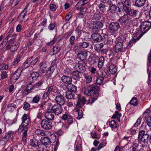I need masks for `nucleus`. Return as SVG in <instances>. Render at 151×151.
<instances>
[{"instance_id":"1","label":"nucleus","mask_w":151,"mask_h":151,"mask_svg":"<svg viewBox=\"0 0 151 151\" xmlns=\"http://www.w3.org/2000/svg\"><path fill=\"white\" fill-rule=\"evenodd\" d=\"M118 20L121 25L122 29L126 31H130L132 29V20L129 16L125 14L121 17Z\"/></svg>"},{"instance_id":"2","label":"nucleus","mask_w":151,"mask_h":151,"mask_svg":"<svg viewBox=\"0 0 151 151\" xmlns=\"http://www.w3.org/2000/svg\"><path fill=\"white\" fill-rule=\"evenodd\" d=\"M100 88L99 86L95 83L89 85L86 87L85 91V93L89 96H99Z\"/></svg>"},{"instance_id":"3","label":"nucleus","mask_w":151,"mask_h":151,"mask_svg":"<svg viewBox=\"0 0 151 151\" xmlns=\"http://www.w3.org/2000/svg\"><path fill=\"white\" fill-rule=\"evenodd\" d=\"M147 133V132H146L143 130H140L139 132L138 138V142L141 144L142 147H147L148 144L150 135Z\"/></svg>"},{"instance_id":"4","label":"nucleus","mask_w":151,"mask_h":151,"mask_svg":"<svg viewBox=\"0 0 151 151\" xmlns=\"http://www.w3.org/2000/svg\"><path fill=\"white\" fill-rule=\"evenodd\" d=\"M151 23L149 22L145 21L141 23L139 28L136 29V33L140 34L138 37L137 40H139L151 28Z\"/></svg>"},{"instance_id":"5","label":"nucleus","mask_w":151,"mask_h":151,"mask_svg":"<svg viewBox=\"0 0 151 151\" xmlns=\"http://www.w3.org/2000/svg\"><path fill=\"white\" fill-rule=\"evenodd\" d=\"M22 123L19 126L18 131H28L29 126L31 123L30 117L27 114H24L21 118Z\"/></svg>"},{"instance_id":"6","label":"nucleus","mask_w":151,"mask_h":151,"mask_svg":"<svg viewBox=\"0 0 151 151\" xmlns=\"http://www.w3.org/2000/svg\"><path fill=\"white\" fill-rule=\"evenodd\" d=\"M108 35L103 34L102 36L99 33H93L91 36V38L94 41V42H105L108 39Z\"/></svg>"},{"instance_id":"7","label":"nucleus","mask_w":151,"mask_h":151,"mask_svg":"<svg viewBox=\"0 0 151 151\" xmlns=\"http://www.w3.org/2000/svg\"><path fill=\"white\" fill-rule=\"evenodd\" d=\"M91 31L93 33H98L103 26V23L100 21H93L91 24Z\"/></svg>"},{"instance_id":"8","label":"nucleus","mask_w":151,"mask_h":151,"mask_svg":"<svg viewBox=\"0 0 151 151\" xmlns=\"http://www.w3.org/2000/svg\"><path fill=\"white\" fill-rule=\"evenodd\" d=\"M62 106L55 104L51 107V111L56 115L58 116L62 113L63 109Z\"/></svg>"},{"instance_id":"9","label":"nucleus","mask_w":151,"mask_h":151,"mask_svg":"<svg viewBox=\"0 0 151 151\" xmlns=\"http://www.w3.org/2000/svg\"><path fill=\"white\" fill-rule=\"evenodd\" d=\"M20 44V40L18 39L15 42L8 43L6 46V50H10L11 52H14L18 49Z\"/></svg>"},{"instance_id":"10","label":"nucleus","mask_w":151,"mask_h":151,"mask_svg":"<svg viewBox=\"0 0 151 151\" xmlns=\"http://www.w3.org/2000/svg\"><path fill=\"white\" fill-rule=\"evenodd\" d=\"M120 27L119 23L113 22L109 24L108 29L111 33L114 34L117 31Z\"/></svg>"},{"instance_id":"11","label":"nucleus","mask_w":151,"mask_h":151,"mask_svg":"<svg viewBox=\"0 0 151 151\" xmlns=\"http://www.w3.org/2000/svg\"><path fill=\"white\" fill-rule=\"evenodd\" d=\"M41 125L42 127L45 130L51 129L52 126V122L45 119H43L41 121Z\"/></svg>"},{"instance_id":"12","label":"nucleus","mask_w":151,"mask_h":151,"mask_svg":"<svg viewBox=\"0 0 151 151\" xmlns=\"http://www.w3.org/2000/svg\"><path fill=\"white\" fill-rule=\"evenodd\" d=\"M30 76L28 77V80H29L30 82L29 85L32 84V83H34L36 81L39 77L40 74L37 72H33L32 73H30Z\"/></svg>"},{"instance_id":"13","label":"nucleus","mask_w":151,"mask_h":151,"mask_svg":"<svg viewBox=\"0 0 151 151\" xmlns=\"http://www.w3.org/2000/svg\"><path fill=\"white\" fill-rule=\"evenodd\" d=\"M119 4L122 6L121 8L122 11L126 12L130 8L131 2L130 0H124L123 2H120Z\"/></svg>"},{"instance_id":"14","label":"nucleus","mask_w":151,"mask_h":151,"mask_svg":"<svg viewBox=\"0 0 151 151\" xmlns=\"http://www.w3.org/2000/svg\"><path fill=\"white\" fill-rule=\"evenodd\" d=\"M56 103L59 105L62 106L64 104L65 102V99L64 96L60 93L55 97V99Z\"/></svg>"},{"instance_id":"15","label":"nucleus","mask_w":151,"mask_h":151,"mask_svg":"<svg viewBox=\"0 0 151 151\" xmlns=\"http://www.w3.org/2000/svg\"><path fill=\"white\" fill-rule=\"evenodd\" d=\"M87 56V52L85 50L79 51L77 54V58L83 62H85V60Z\"/></svg>"},{"instance_id":"16","label":"nucleus","mask_w":151,"mask_h":151,"mask_svg":"<svg viewBox=\"0 0 151 151\" xmlns=\"http://www.w3.org/2000/svg\"><path fill=\"white\" fill-rule=\"evenodd\" d=\"M22 71L19 68H18L11 75L10 80L12 81L17 80L21 75Z\"/></svg>"},{"instance_id":"17","label":"nucleus","mask_w":151,"mask_h":151,"mask_svg":"<svg viewBox=\"0 0 151 151\" xmlns=\"http://www.w3.org/2000/svg\"><path fill=\"white\" fill-rule=\"evenodd\" d=\"M85 62H83L81 61H78L77 63H76V66H75L76 68V66L78 67V70L79 72L81 73H83L85 72L86 70V68L84 65Z\"/></svg>"},{"instance_id":"18","label":"nucleus","mask_w":151,"mask_h":151,"mask_svg":"<svg viewBox=\"0 0 151 151\" xmlns=\"http://www.w3.org/2000/svg\"><path fill=\"white\" fill-rule=\"evenodd\" d=\"M123 43L121 42H117L115 46L113 47V50L115 53H119L122 51L123 49Z\"/></svg>"},{"instance_id":"19","label":"nucleus","mask_w":151,"mask_h":151,"mask_svg":"<svg viewBox=\"0 0 151 151\" xmlns=\"http://www.w3.org/2000/svg\"><path fill=\"white\" fill-rule=\"evenodd\" d=\"M14 132L12 131H9L7 133L4 134L1 137L0 140L4 142H7L10 139L12 134H14Z\"/></svg>"},{"instance_id":"20","label":"nucleus","mask_w":151,"mask_h":151,"mask_svg":"<svg viewBox=\"0 0 151 151\" xmlns=\"http://www.w3.org/2000/svg\"><path fill=\"white\" fill-rule=\"evenodd\" d=\"M45 85V80L42 79L36 83L33 86L34 88H36L39 89L43 88Z\"/></svg>"},{"instance_id":"21","label":"nucleus","mask_w":151,"mask_h":151,"mask_svg":"<svg viewBox=\"0 0 151 151\" xmlns=\"http://www.w3.org/2000/svg\"><path fill=\"white\" fill-rule=\"evenodd\" d=\"M40 141L41 142L40 144L44 145L46 148H47V146L50 145L51 143V141L50 138L48 137H41L40 139Z\"/></svg>"},{"instance_id":"22","label":"nucleus","mask_w":151,"mask_h":151,"mask_svg":"<svg viewBox=\"0 0 151 151\" xmlns=\"http://www.w3.org/2000/svg\"><path fill=\"white\" fill-rule=\"evenodd\" d=\"M45 119L49 120L50 121L53 120L54 118V115L53 113L52 112L50 109L47 108V111L45 113Z\"/></svg>"},{"instance_id":"23","label":"nucleus","mask_w":151,"mask_h":151,"mask_svg":"<svg viewBox=\"0 0 151 151\" xmlns=\"http://www.w3.org/2000/svg\"><path fill=\"white\" fill-rule=\"evenodd\" d=\"M34 58V57L33 56L28 58L26 60L25 62L22 65V68L24 69H25L31 65L32 61Z\"/></svg>"},{"instance_id":"24","label":"nucleus","mask_w":151,"mask_h":151,"mask_svg":"<svg viewBox=\"0 0 151 151\" xmlns=\"http://www.w3.org/2000/svg\"><path fill=\"white\" fill-rule=\"evenodd\" d=\"M29 5V4L27 5L26 7L23 10L20 14L18 17V19L20 22H22L23 21V19L26 15Z\"/></svg>"},{"instance_id":"25","label":"nucleus","mask_w":151,"mask_h":151,"mask_svg":"<svg viewBox=\"0 0 151 151\" xmlns=\"http://www.w3.org/2000/svg\"><path fill=\"white\" fill-rule=\"evenodd\" d=\"M126 12L127 15H129L133 18L136 17L138 16L139 12L138 11L131 8H130L128 10H127Z\"/></svg>"},{"instance_id":"26","label":"nucleus","mask_w":151,"mask_h":151,"mask_svg":"<svg viewBox=\"0 0 151 151\" xmlns=\"http://www.w3.org/2000/svg\"><path fill=\"white\" fill-rule=\"evenodd\" d=\"M61 80L65 84H68L72 82V78L68 76L63 75L61 77Z\"/></svg>"},{"instance_id":"27","label":"nucleus","mask_w":151,"mask_h":151,"mask_svg":"<svg viewBox=\"0 0 151 151\" xmlns=\"http://www.w3.org/2000/svg\"><path fill=\"white\" fill-rule=\"evenodd\" d=\"M86 100L85 97L83 96L81 98H78L76 104V107L81 108L86 103Z\"/></svg>"},{"instance_id":"28","label":"nucleus","mask_w":151,"mask_h":151,"mask_svg":"<svg viewBox=\"0 0 151 151\" xmlns=\"http://www.w3.org/2000/svg\"><path fill=\"white\" fill-rule=\"evenodd\" d=\"M117 71V67L114 64H111L108 67V74H115Z\"/></svg>"},{"instance_id":"29","label":"nucleus","mask_w":151,"mask_h":151,"mask_svg":"<svg viewBox=\"0 0 151 151\" xmlns=\"http://www.w3.org/2000/svg\"><path fill=\"white\" fill-rule=\"evenodd\" d=\"M71 75L72 78L76 80H78L82 77V76L81 73L78 70L72 71Z\"/></svg>"},{"instance_id":"30","label":"nucleus","mask_w":151,"mask_h":151,"mask_svg":"<svg viewBox=\"0 0 151 151\" xmlns=\"http://www.w3.org/2000/svg\"><path fill=\"white\" fill-rule=\"evenodd\" d=\"M40 66V73L43 74L45 73L47 69V65L45 62H42L39 64Z\"/></svg>"},{"instance_id":"31","label":"nucleus","mask_w":151,"mask_h":151,"mask_svg":"<svg viewBox=\"0 0 151 151\" xmlns=\"http://www.w3.org/2000/svg\"><path fill=\"white\" fill-rule=\"evenodd\" d=\"M93 18L96 20H100L101 22L105 21V18L100 13H95L94 14Z\"/></svg>"},{"instance_id":"32","label":"nucleus","mask_w":151,"mask_h":151,"mask_svg":"<svg viewBox=\"0 0 151 151\" xmlns=\"http://www.w3.org/2000/svg\"><path fill=\"white\" fill-rule=\"evenodd\" d=\"M66 87L68 90L67 91L74 93L76 92L77 87L73 84H72L71 83H68V84H67L66 86Z\"/></svg>"},{"instance_id":"33","label":"nucleus","mask_w":151,"mask_h":151,"mask_svg":"<svg viewBox=\"0 0 151 151\" xmlns=\"http://www.w3.org/2000/svg\"><path fill=\"white\" fill-rule=\"evenodd\" d=\"M98 57L95 54L90 57L88 59V61L91 64H93L96 63L98 60Z\"/></svg>"},{"instance_id":"34","label":"nucleus","mask_w":151,"mask_h":151,"mask_svg":"<svg viewBox=\"0 0 151 151\" xmlns=\"http://www.w3.org/2000/svg\"><path fill=\"white\" fill-rule=\"evenodd\" d=\"M30 145L33 147L36 148L40 146L39 140L35 138H33L31 139L29 142Z\"/></svg>"},{"instance_id":"35","label":"nucleus","mask_w":151,"mask_h":151,"mask_svg":"<svg viewBox=\"0 0 151 151\" xmlns=\"http://www.w3.org/2000/svg\"><path fill=\"white\" fill-rule=\"evenodd\" d=\"M18 131L23 132L22 136V141L23 142V144L24 145H26L27 141L28 131L20 130Z\"/></svg>"},{"instance_id":"36","label":"nucleus","mask_w":151,"mask_h":151,"mask_svg":"<svg viewBox=\"0 0 151 151\" xmlns=\"http://www.w3.org/2000/svg\"><path fill=\"white\" fill-rule=\"evenodd\" d=\"M146 2V0H136L134 5L137 7H141L145 5Z\"/></svg>"},{"instance_id":"37","label":"nucleus","mask_w":151,"mask_h":151,"mask_svg":"<svg viewBox=\"0 0 151 151\" xmlns=\"http://www.w3.org/2000/svg\"><path fill=\"white\" fill-rule=\"evenodd\" d=\"M98 7L100 11L103 13H106L108 8L107 6L105 5L102 3H100L98 5Z\"/></svg>"},{"instance_id":"38","label":"nucleus","mask_w":151,"mask_h":151,"mask_svg":"<svg viewBox=\"0 0 151 151\" xmlns=\"http://www.w3.org/2000/svg\"><path fill=\"white\" fill-rule=\"evenodd\" d=\"M73 92L66 91H65V97L68 99H74L75 94Z\"/></svg>"},{"instance_id":"39","label":"nucleus","mask_w":151,"mask_h":151,"mask_svg":"<svg viewBox=\"0 0 151 151\" xmlns=\"http://www.w3.org/2000/svg\"><path fill=\"white\" fill-rule=\"evenodd\" d=\"M78 44L79 45V47L84 49L87 48L90 45H91L89 42L85 41L78 43Z\"/></svg>"},{"instance_id":"40","label":"nucleus","mask_w":151,"mask_h":151,"mask_svg":"<svg viewBox=\"0 0 151 151\" xmlns=\"http://www.w3.org/2000/svg\"><path fill=\"white\" fill-rule=\"evenodd\" d=\"M104 61V58L103 56L100 57L99 58L98 66L99 69L101 68H102Z\"/></svg>"},{"instance_id":"41","label":"nucleus","mask_w":151,"mask_h":151,"mask_svg":"<svg viewBox=\"0 0 151 151\" xmlns=\"http://www.w3.org/2000/svg\"><path fill=\"white\" fill-rule=\"evenodd\" d=\"M16 108H17L16 105L12 103L9 104L8 105L6 109H7L9 111H12Z\"/></svg>"},{"instance_id":"42","label":"nucleus","mask_w":151,"mask_h":151,"mask_svg":"<svg viewBox=\"0 0 151 151\" xmlns=\"http://www.w3.org/2000/svg\"><path fill=\"white\" fill-rule=\"evenodd\" d=\"M52 49L53 52L52 55H54L60 52V47L59 45H56L53 47Z\"/></svg>"},{"instance_id":"43","label":"nucleus","mask_w":151,"mask_h":151,"mask_svg":"<svg viewBox=\"0 0 151 151\" xmlns=\"http://www.w3.org/2000/svg\"><path fill=\"white\" fill-rule=\"evenodd\" d=\"M29 85L27 86L25 89L23 93L25 96H26L29 93H31L32 92V90L34 89V88H33V86L32 87H30V88H29Z\"/></svg>"},{"instance_id":"44","label":"nucleus","mask_w":151,"mask_h":151,"mask_svg":"<svg viewBox=\"0 0 151 151\" xmlns=\"http://www.w3.org/2000/svg\"><path fill=\"white\" fill-rule=\"evenodd\" d=\"M14 28H11L7 34V36L5 38L7 41L9 38H11L13 35L14 32Z\"/></svg>"},{"instance_id":"45","label":"nucleus","mask_w":151,"mask_h":151,"mask_svg":"<svg viewBox=\"0 0 151 151\" xmlns=\"http://www.w3.org/2000/svg\"><path fill=\"white\" fill-rule=\"evenodd\" d=\"M109 125L112 129H115L117 126V123L115 120H112L109 122Z\"/></svg>"},{"instance_id":"46","label":"nucleus","mask_w":151,"mask_h":151,"mask_svg":"<svg viewBox=\"0 0 151 151\" xmlns=\"http://www.w3.org/2000/svg\"><path fill=\"white\" fill-rule=\"evenodd\" d=\"M60 144L59 140H57L54 142V144L52 145V149L54 151H56L57 150L58 147Z\"/></svg>"},{"instance_id":"47","label":"nucleus","mask_w":151,"mask_h":151,"mask_svg":"<svg viewBox=\"0 0 151 151\" xmlns=\"http://www.w3.org/2000/svg\"><path fill=\"white\" fill-rule=\"evenodd\" d=\"M126 41L125 36L123 35H121L117 38V42L123 43Z\"/></svg>"},{"instance_id":"48","label":"nucleus","mask_w":151,"mask_h":151,"mask_svg":"<svg viewBox=\"0 0 151 151\" xmlns=\"http://www.w3.org/2000/svg\"><path fill=\"white\" fill-rule=\"evenodd\" d=\"M130 104L134 106H137L138 104L137 99L136 97H133L130 101Z\"/></svg>"},{"instance_id":"49","label":"nucleus","mask_w":151,"mask_h":151,"mask_svg":"<svg viewBox=\"0 0 151 151\" xmlns=\"http://www.w3.org/2000/svg\"><path fill=\"white\" fill-rule=\"evenodd\" d=\"M98 96H94L93 97L90 98L88 100L87 104H91L97 99Z\"/></svg>"},{"instance_id":"50","label":"nucleus","mask_w":151,"mask_h":151,"mask_svg":"<svg viewBox=\"0 0 151 151\" xmlns=\"http://www.w3.org/2000/svg\"><path fill=\"white\" fill-rule=\"evenodd\" d=\"M17 36V34L13 33V35L11 38L8 42V43H12L15 42L16 38Z\"/></svg>"},{"instance_id":"51","label":"nucleus","mask_w":151,"mask_h":151,"mask_svg":"<svg viewBox=\"0 0 151 151\" xmlns=\"http://www.w3.org/2000/svg\"><path fill=\"white\" fill-rule=\"evenodd\" d=\"M84 77L86 80L87 83H89L91 82L92 80V78L91 75H88V74H85Z\"/></svg>"},{"instance_id":"52","label":"nucleus","mask_w":151,"mask_h":151,"mask_svg":"<svg viewBox=\"0 0 151 151\" xmlns=\"http://www.w3.org/2000/svg\"><path fill=\"white\" fill-rule=\"evenodd\" d=\"M104 80V79L103 78H102L101 76H99L97 78L96 80V83H95L97 85H100L101 84Z\"/></svg>"},{"instance_id":"53","label":"nucleus","mask_w":151,"mask_h":151,"mask_svg":"<svg viewBox=\"0 0 151 151\" xmlns=\"http://www.w3.org/2000/svg\"><path fill=\"white\" fill-rule=\"evenodd\" d=\"M139 142H134L132 145V151H137L139 148Z\"/></svg>"},{"instance_id":"54","label":"nucleus","mask_w":151,"mask_h":151,"mask_svg":"<svg viewBox=\"0 0 151 151\" xmlns=\"http://www.w3.org/2000/svg\"><path fill=\"white\" fill-rule=\"evenodd\" d=\"M70 115L68 113L66 112L64 114H63L62 116L61 117V119L64 121L67 120V121Z\"/></svg>"},{"instance_id":"55","label":"nucleus","mask_w":151,"mask_h":151,"mask_svg":"<svg viewBox=\"0 0 151 151\" xmlns=\"http://www.w3.org/2000/svg\"><path fill=\"white\" fill-rule=\"evenodd\" d=\"M9 65L6 63H3L0 64V70H7L9 68Z\"/></svg>"},{"instance_id":"56","label":"nucleus","mask_w":151,"mask_h":151,"mask_svg":"<svg viewBox=\"0 0 151 151\" xmlns=\"http://www.w3.org/2000/svg\"><path fill=\"white\" fill-rule=\"evenodd\" d=\"M8 41L5 38L4 39L3 41L0 43V47L3 48L4 47H6V46L8 44Z\"/></svg>"},{"instance_id":"57","label":"nucleus","mask_w":151,"mask_h":151,"mask_svg":"<svg viewBox=\"0 0 151 151\" xmlns=\"http://www.w3.org/2000/svg\"><path fill=\"white\" fill-rule=\"evenodd\" d=\"M40 99V95H37L33 98L32 102L35 103H38Z\"/></svg>"},{"instance_id":"58","label":"nucleus","mask_w":151,"mask_h":151,"mask_svg":"<svg viewBox=\"0 0 151 151\" xmlns=\"http://www.w3.org/2000/svg\"><path fill=\"white\" fill-rule=\"evenodd\" d=\"M0 75L1 77V80L6 78L8 77L7 73L6 71H1Z\"/></svg>"},{"instance_id":"59","label":"nucleus","mask_w":151,"mask_h":151,"mask_svg":"<svg viewBox=\"0 0 151 151\" xmlns=\"http://www.w3.org/2000/svg\"><path fill=\"white\" fill-rule=\"evenodd\" d=\"M21 58V56L20 55H17L16 58L14 60L13 62L14 64L13 65H15L17 64L20 61Z\"/></svg>"},{"instance_id":"60","label":"nucleus","mask_w":151,"mask_h":151,"mask_svg":"<svg viewBox=\"0 0 151 151\" xmlns=\"http://www.w3.org/2000/svg\"><path fill=\"white\" fill-rule=\"evenodd\" d=\"M47 103V101H43L38 105V107L41 109H44L45 108V106Z\"/></svg>"},{"instance_id":"61","label":"nucleus","mask_w":151,"mask_h":151,"mask_svg":"<svg viewBox=\"0 0 151 151\" xmlns=\"http://www.w3.org/2000/svg\"><path fill=\"white\" fill-rule=\"evenodd\" d=\"M30 108V104L27 102H24V106L23 107L24 109L25 110H29Z\"/></svg>"},{"instance_id":"62","label":"nucleus","mask_w":151,"mask_h":151,"mask_svg":"<svg viewBox=\"0 0 151 151\" xmlns=\"http://www.w3.org/2000/svg\"><path fill=\"white\" fill-rule=\"evenodd\" d=\"M57 8L55 5L53 4H50V5L49 9L50 11L53 12L55 11Z\"/></svg>"},{"instance_id":"63","label":"nucleus","mask_w":151,"mask_h":151,"mask_svg":"<svg viewBox=\"0 0 151 151\" xmlns=\"http://www.w3.org/2000/svg\"><path fill=\"white\" fill-rule=\"evenodd\" d=\"M88 70L92 74H95L97 72L96 69L93 67H89Z\"/></svg>"},{"instance_id":"64","label":"nucleus","mask_w":151,"mask_h":151,"mask_svg":"<svg viewBox=\"0 0 151 151\" xmlns=\"http://www.w3.org/2000/svg\"><path fill=\"white\" fill-rule=\"evenodd\" d=\"M38 151H48V150L47 149V148L45 149L43 147L42 145L40 144V146L37 148Z\"/></svg>"}]
</instances>
